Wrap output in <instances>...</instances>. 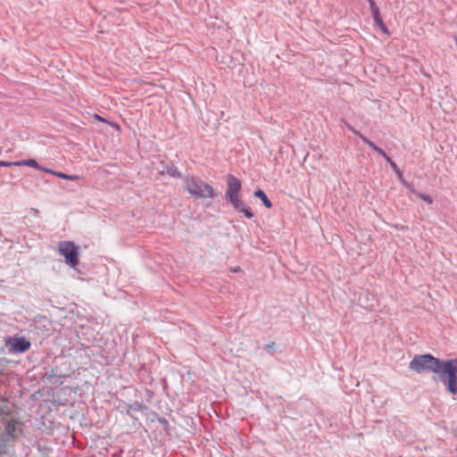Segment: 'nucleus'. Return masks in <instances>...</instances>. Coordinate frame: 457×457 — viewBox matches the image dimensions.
I'll list each match as a JSON object with an SVG mask.
<instances>
[{"instance_id":"f8f14e48","label":"nucleus","mask_w":457,"mask_h":457,"mask_svg":"<svg viewBox=\"0 0 457 457\" xmlns=\"http://www.w3.org/2000/svg\"><path fill=\"white\" fill-rule=\"evenodd\" d=\"M238 212H243L245 216L248 219H251L253 217V213L250 210V208H247L245 206L244 203L241 201V205L239 207H234Z\"/></svg>"},{"instance_id":"4468645a","label":"nucleus","mask_w":457,"mask_h":457,"mask_svg":"<svg viewBox=\"0 0 457 457\" xmlns=\"http://www.w3.org/2000/svg\"><path fill=\"white\" fill-rule=\"evenodd\" d=\"M385 159L389 163V165L392 167V169L395 171V173L399 176V178H401L402 173L400 172L395 162L388 155Z\"/></svg>"},{"instance_id":"f03ea898","label":"nucleus","mask_w":457,"mask_h":457,"mask_svg":"<svg viewBox=\"0 0 457 457\" xmlns=\"http://www.w3.org/2000/svg\"><path fill=\"white\" fill-rule=\"evenodd\" d=\"M187 191L197 198H213L215 196L213 187L196 177L185 179Z\"/></svg>"},{"instance_id":"7ed1b4c3","label":"nucleus","mask_w":457,"mask_h":457,"mask_svg":"<svg viewBox=\"0 0 457 457\" xmlns=\"http://www.w3.org/2000/svg\"><path fill=\"white\" fill-rule=\"evenodd\" d=\"M438 362V358L434 357L432 354H416L409 364V368L417 373L424 371L434 372L436 363Z\"/></svg>"},{"instance_id":"a878e982","label":"nucleus","mask_w":457,"mask_h":457,"mask_svg":"<svg viewBox=\"0 0 457 457\" xmlns=\"http://www.w3.org/2000/svg\"><path fill=\"white\" fill-rule=\"evenodd\" d=\"M96 117L97 119H99V120H103V119H102V118H100V117H99V115H96Z\"/></svg>"},{"instance_id":"20e7f679","label":"nucleus","mask_w":457,"mask_h":457,"mask_svg":"<svg viewBox=\"0 0 457 457\" xmlns=\"http://www.w3.org/2000/svg\"><path fill=\"white\" fill-rule=\"evenodd\" d=\"M58 252L65 259L66 264L75 269L79 264V246L71 241H61L58 244Z\"/></svg>"},{"instance_id":"ddd939ff","label":"nucleus","mask_w":457,"mask_h":457,"mask_svg":"<svg viewBox=\"0 0 457 457\" xmlns=\"http://www.w3.org/2000/svg\"><path fill=\"white\" fill-rule=\"evenodd\" d=\"M54 176L66 180H77L79 179V176L78 175H68L60 171L54 173Z\"/></svg>"},{"instance_id":"4be33fe9","label":"nucleus","mask_w":457,"mask_h":457,"mask_svg":"<svg viewBox=\"0 0 457 457\" xmlns=\"http://www.w3.org/2000/svg\"><path fill=\"white\" fill-rule=\"evenodd\" d=\"M40 170H43V171H45L46 173H50V174H53V175H54V173L57 172V171H54V170H49V169H46V168H43V167H42V169H40Z\"/></svg>"},{"instance_id":"f3484780","label":"nucleus","mask_w":457,"mask_h":457,"mask_svg":"<svg viewBox=\"0 0 457 457\" xmlns=\"http://www.w3.org/2000/svg\"><path fill=\"white\" fill-rule=\"evenodd\" d=\"M11 165H14V162H7L0 161V167H9Z\"/></svg>"},{"instance_id":"a211bd4d","label":"nucleus","mask_w":457,"mask_h":457,"mask_svg":"<svg viewBox=\"0 0 457 457\" xmlns=\"http://www.w3.org/2000/svg\"><path fill=\"white\" fill-rule=\"evenodd\" d=\"M368 145L378 153V150L379 149V147L377 146L375 144H373L371 141L368 142Z\"/></svg>"},{"instance_id":"423d86ee","label":"nucleus","mask_w":457,"mask_h":457,"mask_svg":"<svg viewBox=\"0 0 457 457\" xmlns=\"http://www.w3.org/2000/svg\"><path fill=\"white\" fill-rule=\"evenodd\" d=\"M3 424L4 425L5 432L9 437L17 438L22 434V424L13 414L7 418Z\"/></svg>"},{"instance_id":"5701e85b","label":"nucleus","mask_w":457,"mask_h":457,"mask_svg":"<svg viewBox=\"0 0 457 457\" xmlns=\"http://www.w3.org/2000/svg\"><path fill=\"white\" fill-rule=\"evenodd\" d=\"M378 154H379L380 155H382L384 158H386L387 156V154L381 149L379 148L378 150Z\"/></svg>"},{"instance_id":"b1692460","label":"nucleus","mask_w":457,"mask_h":457,"mask_svg":"<svg viewBox=\"0 0 457 457\" xmlns=\"http://www.w3.org/2000/svg\"><path fill=\"white\" fill-rule=\"evenodd\" d=\"M361 140L368 145V142H370V140H369L367 137H363V136H360Z\"/></svg>"},{"instance_id":"aec40b11","label":"nucleus","mask_w":457,"mask_h":457,"mask_svg":"<svg viewBox=\"0 0 457 457\" xmlns=\"http://www.w3.org/2000/svg\"><path fill=\"white\" fill-rule=\"evenodd\" d=\"M368 145L378 153V150L379 149V147L377 146L375 144H373L371 141L368 142Z\"/></svg>"},{"instance_id":"2eb2a0df","label":"nucleus","mask_w":457,"mask_h":457,"mask_svg":"<svg viewBox=\"0 0 457 457\" xmlns=\"http://www.w3.org/2000/svg\"><path fill=\"white\" fill-rule=\"evenodd\" d=\"M417 196L420 197L421 200L427 202L428 204H431L433 203L432 198L429 195L421 194V193H416Z\"/></svg>"},{"instance_id":"6ab92c4d","label":"nucleus","mask_w":457,"mask_h":457,"mask_svg":"<svg viewBox=\"0 0 457 457\" xmlns=\"http://www.w3.org/2000/svg\"><path fill=\"white\" fill-rule=\"evenodd\" d=\"M368 145L378 153V150L379 149V147L377 146L375 144H373L371 141L368 142Z\"/></svg>"},{"instance_id":"dca6fc26","label":"nucleus","mask_w":457,"mask_h":457,"mask_svg":"<svg viewBox=\"0 0 457 457\" xmlns=\"http://www.w3.org/2000/svg\"><path fill=\"white\" fill-rule=\"evenodd\" d=\"M167 172L171 177H180V173L178 171L177 168H175L174 166L168 168Z\"/></svg>"},{"instance_id":"9b49d317","label":"nucleus","mask_w":457,"mask_h":457,"mask_svg":"<svg viewBox=\"0 0 457 457\" xmlns=\"http://www.w3.org/2000/svg\"><path fill=\"white\" fill-rule=\"evenodd\" d=\"M371 12H372V16H373V19H374L376 24L378 26H379V28H381L384 31H386V27H385V25H384V23H383V21H382V20H381V18L379 16V10L378 9H374V10L371 11Z\"/></svg>"},{"instance_id":"393cba45","label":"nucleus","mask_w":457,"mask_h":457,"mask_svg":"<svg viewBox=\"0 0 457 457\" xmlns=\"http://www.w3.org/2000/svg\"><path fill=\"white\" fill-rule=\"evenodd\" d=\"M232 271H233V272H239V271H241V268H240L239 266H237V267L234 268V269L232 270Z\"/></svg>"},{"instance_id":"0eeeda50","label":"nucleus","mask_w":457,"mask_h":457,"mask_svg":"<svg viewBox=\"0 0 457 457\" xmlns=\"http://www.w3.org/2000/svg\"><path fill=\"white\" fill-rule=\"evenodd\" d=\"M11 350L14 353H24L29 346L30 343L24 337H13L8 339Z\"/></svg>"},{"instance_id":"39448f33","label":"nucleus","mask_w":457,"mask_h":457,"mask_svg":"<svg viewBox=\"0 0 457 457\" xmlns=\"http://www.w3.org/2000/svg\"><path fill=\"white\" fill-rule=\"evenodd\" d=\"M228 189L226 192V198L231 203L233 207H239L241 200L239 193L241 190L240 180L233 175H228L227 179Z\"/></svg>"},{"instance_id":"f257e3e1","label":"nucleus","mask_w":457,"mask_h":457,"mask_svg":"<svg viewBox=\"0 0 457 457\" xmlns=\"http://www.w3.org/2000/svg\"><path fill=\"white\" fill-rule=\"evenodd\" d=\"M440 381L452 394H457V358L451 360H440L436 363L434 370Z\"/></svg>"},{"instance_id":"6e6552de","label":"nucleus","mask_w":457,"mask_h":457,"mask_svg":"<svg viewBox=\"0 0 457 457\" xmlns=\"http://www.w3.org/2000/svg\"><path fill=\"white\" fill-rule=\"evenodd\" d=\"M12 414V408L8 401L4 398H0V422L3 423Z\"/></svg>"},{"instance_id":"412c9836","label":"nucleus","mask_w":457,"mask_h":457,"mask_svg":"<svg viewBox=\"0 0 457 457\" xmlns=\"http://www.w3.org/2000/svg\"><path fill=\"white\" fill-rule=\"evenodd\" d=\"M370 5V9L371 11L374 10V9H378L377 6H376V4L374 2V0H367Z\"/></svg>"},{"instance_id":"1a4fd4ad","label":"nucleus","mask_w":457,"mask_h":457,"mask_svg":"<svg viewBox=\"0 0 457 457\" xmlns=\"http://www.w3.org/2000/svg\"><path fill=\"white\" fill-rule=\"evenodd\" d=\"M254 196L259 198V199H261L262 202L263 203V204L267 208H271L272 207L271 202L268 199L267 195H265V193L262 189L256 190L254 192Z\"/></svg>"},{"instance_id":"9d476101","label":"nucleus","mask_w":457,"mask_h":457,"mask_svg":"<svg viewBox=\"0 0 457 457\" xmlns=\"http://www.w3.org/2000/svg\"><path fill=\"white\" fill-rule=\"evenodd\" d=\"M14 165H17V166H21V165L29 166V167H32V168H35V169L39 170H40V169H42V167L39 166L38 163L37 162V161L34 160V159H28V160H23V161H21V162H15Z\"/></svg>"}]
</instances>
